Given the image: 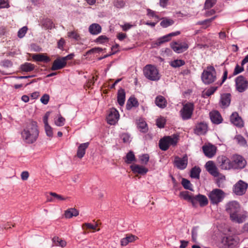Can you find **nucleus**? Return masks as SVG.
<instances>
[{"instance_id": "e433bc0d", "label": "nucleus", "mask_w": 248, "mask_h": 248, "mask_svg": "<svg viewBox=\"0 0 248 248\" xmlns=\"http://www.w3.org/2000/svg\"><path fill=\"white\" fill-rule=\"evenodd\" d=\"M50 195L52 196V197L48 198L47 201L50 202H55V200H57L58 201H63L66 199V198L63 197L62 195L57 194L54 192H50Z\"/></svg>"}, {"instance_id": "412c9836", "label": "nucleus", "mask_w": 248, "mask_h": 248, "mask_svg": "<svg viewBox=\"0 0 248 248\" xmlns=\"http://www.w3.org/2000/svg\"><path fill=\"white\" fill-rule=\"evenodd\" d=\"M230 121L234 125L242 127L243 126V121L240 116L236 112H233L230 116Z\"/></svg>"}, {"instance_id": "338daca9", "label": "nucleus", "mask_w": 248, "mask_h": 248, "mask_svg": "<svg viewBox=\"0 0 248 248\" xmlns=\"http://www.w3.org/2000/svg\"><path fill=\"white\" fill-rule=\"evenodd\" d=\"M65 121V119L62 116H60L59 117L57 121L55 122V123L57 126H62L64 124Z\"/></svg>"}, {"instance_id": "f704fd0d", "label": "nucleus", "mask_w": 248, "mask_h": 248, "mask_svg": "<svg viewBox=\"0 0 248 248\" xmlns=\"http://www.w3.org/2000/svg\"><path fill=\"white\" fill-rule=\"evenodd\" d=\"M124 161L126 164H131L136 161V158L133 151H130L127 153Z\"/></svg>"}, {"instance_id": "72a5a7b5", "label": "nucleus", "mask_w": 248, "mask_h": 248, "mask_svg": "<svg viewBox=\"0 0 248 248\" xmlns=\"http://www.w3.org/2000/svg\"><path fill=\"white\" fill-rule=\"evenodd\" d=\"M79 212L75 208H70L65 212V217L67 218H72L73 217H77L78 215Z\"/></svg>"}, {"instance_id": "ddd939ff", "label": "nucleus", "mask_w": 248, "mask_h": 248, "mask_svg": "<svg viewBox=\"0 0 248 248\" xmlns=\"http://www.w3.org/2000/svg\"><path fill=\"white\" fill-rule=\"evenodd\" d=\"M217 163L219 167L222 170L232 169V161L225 155L218 156L217 158Z\"/></svg>"}, {"instance_id": "bf43d9fd", "label": "nucleus", "mask_w": 248, "mask_h": 248, "mask_svg": "<svg viewBox=\"0 0 248 248\" xmlns=\"http://www.w3.org/2000/svg\"><path fill=\"white\" fill-rule=\"evenodd\" d=\"M45 128L46 135L49 137H52L53 136V131L51 126L49 124L45 125Z\"/></svg>"}, {"instance_id": "864d4df0", "label": "nucleus", "mask_w": 248, "mask_h": 248, "mask_svg": "<svg viewBox=\"0 0 248 248\" xmlns=\"http://www.w3.org/2000/svg\"><path fill=\"white\" fill-rule=\"evenodd\" d=\"M98 226V224L96 223L95 225H93L90 223H85L82 225V228L83 229L86 228L87 229H91L96 230V227Z\"/></svg>"}, {"instance_id": "6ab92c4d", "label": "nucleus", "mask_w": 248, "mask_h": 248, "mask_svg": "<svg viewBox=\"0 0 248 248\" xmlns=\"http://www.w3.org/2000/svg\"><path fill=\"white\" fill-rule=\"evenodd\" d=\"M205 168L207 171L212 176L218 177L219 175L217 168L213 161L207 162L205 164Z\"/></svg>"}, {"instance_id": "09e8293b", "label": "nucleus", "mask_w": 248, "mask_h": 248, "mask_svg": "<svg viewBox=\"0 0 248 248\" xmlns=\"http://www.w3.org/2000/svg\"><path fill=\"white\" fill-rule=\"evenodd\" d=\"M138 127L142 133H146L148 131L147 124L145 122L139 123L138 124Z\"/></svg>"}, {"instance_id": "0eeeda50", "label": "nucleus", "mask_w": 248, "mask_h": 248, "mask_svg": "<svg viewBox=\"0 0 248 248\" xmlns=\"http://www.w3.org/2000/svg\"><path fill=\"white\" fill-rule=\"evenodd\" d=\"M208 196L212 204H217L222 202L224 198L225 193L221 189L216 188L211 191Z\"/></svg>"}, {"instance_id": "680f3d73", "label": "nucleus", "mask_w": 248, "mask_h": 248, "mask_svg": "<svg viewBox=\"0 0 248 248\" xmlns=\"http://www.w3.org/2000/svg\"><path fill=\"white\" fill-rule=\"evenodd\" d=\"M49 100V96L47 94H44L41 98L40 101L44 105H46Z\"/></svg>"}, {"instance_id": "f257e3e1", "label": "nucleus", "mask_w": 248, "mask_h": 248, "mask_svg": "<svg viewBox=\"0 0 248 248\" xmlns=\"http://www.w3.org/2000/svg\"><path fill=\"white\" fill-rule=\"evenodd\" d=\"M39 133L37 123L32 120H29L26 123L21 135L25 142L32 144L36 141Z\"/></svg>"}, {"instance_id": "13d9d810", "label": "nucleus", "mask_w": 248, "mask_h": 248, "mask_svg": "<svg viewBox=\"0 0 248 248\" xmlns=\"http://www.w3.org/2000/svg\"><path fill=\"white\" fill-rule=\"evenodd\" d=\"M125 237L127 238L128 243L133 242L138 239L137 236L132 234H127Z\"/></svg>"}, {"instance_id": "7ed1b4c3", "label": "nucleus", "mask_w": 248, "mask_h": 248, "mask_svg": "<svg viewBox=\"0 0 248 248\" xmlns=\"http://www.w3.org/2000/svg\"><path fill=\"white\" fill-rule=\"evenodd\" d=\"M180 197L185 200L187 201L192 203V206L196 207L197 202L199 203L201 207H204L208 203V201L207 197L203 195L199 194L195 196L190 194L187 191H182L180 193Z\"/></svg>"}, {"instance_id": "4d7b16f0", "label": "nucleus", "mask_w": 248, "mask_h": 248, "mask_svg": "<svg viewBox=\"0 0 248 248\" xmlns=\"http://www.w3.org/2000/svg\"><path fill=\"white\" fill-rule=\"evenodd\" d=\"M114 5L118 8H122L125 5V2L123 0H115L114 2Z\"/></svg>"}, {"instance_id": "cd10ccee", "label": "nucleus", "mask_w": 248, "mask_h": 248, "mask_svg": "<svg viewBox=\"0 0 248 248\" xmlns=\"http://www.w3.org/2000/svg\"><path fill=\"white\" fill-rule=\"evenodd\" d=\"M41 24V26L46 30H52L55 28V24L52 19L48 18H43Z\"/></svg>"}, {"instance_id": "f8f14e48", "label": "nucleus", "mask_w": 248, "mask_h": 248, "mask_svg": "<svg viewBox=\"0 0 248 248\" xmlns=\"http://www.w3.org/2000/svg\"><path fill=\"white\" fill-rule=\"evenodd\" d=\"M235 81L236 89L239 92L243 93L248 88V81L244 76L237 77Z\"/></svg>"}, {"instance_id": "3c124183", "label": "nucleus", "mask_w": 248, "mask_h": 248, "mask_svg": "<svg viewBox=\"0 0 248 248\" xmlns=\"http://www.w3.org/2000/svg\"><path fill=\"white\" fill-rule=\"evenodd\" d=\"M108 40L109 39L108 37L105 35H102L97 37L95 39V42L97 44H103L108 42Z\"/></svg>"}, {"instance_id": "7c9ffc66", "label": "nucleus", "mask_w": 248, "mask_h": 248, "mask_svg": "<svg viewBox=\"0 0 248 248\" xmlns=\"http://www.w3.org/2000/svg\"><path fill=\"white\" fill-rule=\"evenodd\" d=\"M102 28L97 23H93L89 27V31L93 35H97L101 32Z\"/></svg>"}, {"instance_id": "4be33fe9", "label": "nucleus", "mask_w": 248, "mask_h": 248, "mask_svg": "<svg viewBox=\"0 0 248 248\" xmlns=\"http://www.w3.org/2000/svg\"><path fill=\"white\" fill-rule=\"evenodd\" d=\"M207 124L204 122H201L196 124L194 133L198 135H204L207 132Z\"/></svg>"}, {"instance_id": "393cba45", "label": "nucleus", "mask_w": 248, "mask_h": 248, "mask_svg": "<svg viewBox=\"0 0 248 248\" xmlns=\"http://www.w3.org/2000/svg\"><path fill=\"white\" fill-rule=\"evenodd\" d=\"M210 119L215 124H218L222 123L223 119L220 113L217 110L210 113Z\"/></svg>"}, {"instance_id": "0e129e2a", "label": "nucleus", "mask_w": 248, "mask_h": 248, "mask_svg": "<svg viewBox=\"0 0 248 248\" xmlns=\"http://www.w3.org/2000/svg\"><path fill=\"white\" fill-rule=\"evenodd\" d=\"M147 15L149 17H155V18L158 19L159 17L158 16L155 14V12L150 9H147Z\"/></svg>"}, {"instance_id": "c85d7f7f", "label": "nucleus", "mask_w": 248, "mask_h": 248, "mask_svg": "<svg viewBox=\"0 0 248 248\" xmlns=\"http://www.w3.org/2000/svg\"><path fill=\"white\" fill-rule=\"evenodd\" d=\"M155 104L158 107L164 108L167 106V101L164 96L158 95L155 97Z\"/></svg>"}, {"instance_id": "6e6d98bb", "label": "nucleus", "mask_w": 248, "mask_h": 248, "mask_svg": "<svg viewBox=\"0 0 248 248\" xmlns=\"http://www.w3.org/2000/svg\"><path fill=\"white\" fill-rule=\"evenodd\" d=\"M27 30L28 28L26 26H24L20 29L17 33L18 37L20 38H23L27 33Z\"/></svg>"}, {"instance_id": "2f4dec72", "label": "nucleus", "mask_w": 248, "mask_h": 248, "mask_svg": "<svg viewBox=\"0 0 248 248\" xmlns=\"http://www.w3.org/2000/svg\"><path fill=\"white\" fill-rule=\"evenodd\" d=\"M139 106V102L135 97L131 96L128 99L126 108L127 110H130L133 107H137Z\"/></svg>"}, {"instance_id": "de8ad7c7", "label": "nucleus", "mask_w": 248, "mask_h": 248, "mask_svg": "<svg viewBox=\"0 0 248 248\" xmlns=\"http://www.w3.org/2000/svg\"><path fill=\"white\" fill-rule=\"evenodd\" d=\"M0 65L5 68H9L13 66V63L11 60L4 59L0 62Z\"/></svg>"}, {"instance_id": "4468645a", "label": "nucleus", "mask_w": 248, "mask_h": 248, "mask_svg": "<svg viewBox=\"0 0 248 248\" xmlns=\"http://www.w3.org/2000/svg\"><path fill=\"white\" fill-rule=\"evenodd\" d=\"M236 241L231 236L223 237L220 244V248H233Z\"/></svg>"}, {"instance_id": "bb28decb", "label": "nucleus", "mask_w": 248, "mask_h": 248, "mask_svg": "<svg viewBox=\"0 0 248 248\" xmlns=\"http://www.w3.org/2000/svg\"><path fill=\"white\" fill-rule=\"evenodd\" d=\"M89 145V142H85L80 144L78 148L77 156L79 158H82L85 154L86 150Z\"/></svg>"}, {"instance_id": "b1692460", "label": "nucleus", "mask_w": 248, "mask_h": 248, "mask_svg": "<svg viewBox=\"0 0 248 248\" xmlns=\"http://www.w3.org/2000/svg\"><path fill=\"white\" fill-rule=\"evenodd\" d=\"M231 97V95L229 93H223L221 95L219 103L222 108H226L230 105Z\"/></svg>"}, {"instance_id": "49530a36", "label": "nucleus", "mask_w": 248, "mask_h": 248, "mask_svg": "<svg viewBox=\"0 0 248 248\" xmlns=\"http://www.w3.org/2000/svg\"><path fill=\"white\" fill-rule=\"evenodd\" d=\"M217 0H206L204 3V9L205 10L210 9L216 3Z\"/></svg>"}, {"instance_id": "c03bdc74", "label": "nucleus", "mask_w": 248, "mask_h": 248, "mask_svg": "<svg viewBox=\"0 0 248 248\" xmlns=\"http://www.w3.org/2000/svg\"><path fill=\"white\" fill-rule=\"evenodd\" d=\"M228 77V70L225 68L224 69L223 74L221 78V80L220 81H218L215 83V85H217L218 86H221V85L223 84V83L227 79Z\"/></svg>"}, {"instance_id": "20e7f679", "label": "nucleus", "mask_w": 248, "mask_h": 248, "mask_svg": "<svg viewBox=\"0 0 248 248\" xmlns=\"http://www.w3.org/2000/svg\"><path fill=\"white\" fill-rule=\"evenodd\" d=\"M201 79L205 85H209L217 80V72L212 65H209L203 70Z\"/></svg>"}, {"instance_id": "473e14b6", "label": "nucleus", "mask_w": 248, "mask_h": 248, "mask_svg": "<svg viewBox=\"0 0 248 248\" xmlns=\"http://www.w3.org/2000/svg\"><path fill=\"white\" fill-rule=\"evenodd\" d=\"M35 68V66L33 64L26 62L20 65L19 69L22 72H29L34 70Z\"/></svg>"}, {"instance_id": "e2e57ef3", "label": "nucleus", "mask_w": 248, "mask_h": 248, "mask_svg": "<svg viewBox=\"0 0 248 248\" xmlns=\"http://www.w3.org/2000/svg\"><path fill=\"white\" fill-rule=\"evenodd\" d=\"M9 7L8 0H0V9L8 8Z\"/></svg>"}, {"instance_id": "774afa93", "label": "nucleus", "mask_w": 248, "mask_h": 248, "mask_svg": "<svg viewBox=\"0 0 248 248\" xmlns=\"http://www.w3.org/2000/svg\"><path fill=\"white\" fill-rule=\"evenodd\" d=\"M68 34V36L70 38H72L77 40L79 38V34L74 31L69 32Z\"/></svg>"}, {"instance_id": "a19ab883", "label": "nucleus", "mask_w": 248, "mask_h": 248, "mask_svg": "<svg viewBox=\"0 0 248 248\" xmlns=\"http://www.w3.org/2000/svg\"><path fill=\"white\" fill-rule=\"evenodd\" d=\"M53 243L57 246L64 247L66 245L65 241L59 239L57 236H55L52 238Z\"/></svg>"}, {"instance_id": "39448f33", "label": "nucleus", "mask_w": 248, "mask_h": 248, "mask_svg": "<svg viewBox=\"0 0 248 248\" xmlns=\"http://www.w3.org/2000/svg\"><path fill=\"white\" fill-rule=\"evenodd\" d=\"M179 140V136L176 134H173L171 136H164L159 141V148L162 151H166L169 148L170 146H175Z\"/></svg>"}, {"instance_id": "f3484780", "label": "nucleus", "mask_w": 248, "mask_h": 248, "mask_svg": "<svg viewBox=\"0 0 248 248\" xmlns=\"http://www.w3.org/2000/svg\"><path fill=\"white\" fill-rule=\"evenodd\" d=\"M171 48L177 53H181L186 50L188 48V45L186 43H178L173 42L170 44Z\"/></svg>"}, {"instance_id": "69168bd1", "label": "nucleus", "mask_w": 248, "mask_h": 248, "mask_svg": "<svg viewBox=\"0 0 248 248\" xmlns=\"http://www.w3.org/2000/svg\"><path fill=\"white\" fill-rule=\"evenodd\" d=\"M244 70V68L243 67V66L240 67L238 64H237L235 66V67L234 68V70L233 71V75H236L240 73L241 72H243Z\"/></svg>"}, {"instance_id": "79ce46f5", "label": "nucleus", "mask_w": 248, "mask_h": 248, "mask_svg": "<svg viewBox=\"0 0 248 248\" xmlns=\"http://www.w3.org/2000/svg\"><path fill=\"white\" fill-rule=\"evenodd\" d=\"M181 183L185 189L189 190L190 191H193L192 185L188 180L186 178H183Z\"/></svg>"}, {"instance_id": "a878e982", "label": "nucleus", "mask_w": 248, "mask_h": 248, "mask_svg": "<svg viewBox=\"0 0 248 248\" xmlns=\"http://www.w3.org/2000/svg\"><path fill=\"white\" fill-rule=\"evenodd\" d=\"M32 59L36 62H44L48 63L50 61V58L45 54L39 53L33 54L32 56Z\"/></svg>"}, {"instance_id": "6e6552de", "label": "nucleus", "mask_w": 248, "mask_h": 248, "mask_svg": "<svg viewBox=\"0 0 248 248\" xmlns=\"http://www.w3.org/2000/svg\"><path fill=\"white\" fill-rule=\"evenodd\" d=\"M247 165V161L244 157L239 155L234 154L232 156V166L233 170H241Z\"/></svg>"}, {"instance_id": "58836bf2", "label": "nucleus", "mask_w": 248, "mask_h": 248, "mask_svg": "<svg viewBox=\"0 0 248 248\" xmlns=\"http://www.w3.org/2000/svg\"><path fill=\"white\" fill-rule=\"evenodd\" d=\"M186 64L185 61L183 60L177 59L171 61L170 65L174 68L180 67Z\"/></svg>"}, {"instance_id": "1a4fd4ad", "label": "nucleus", "mask_w": 248, "mask_h": 248, "mask_svg": "<svg viewBox=\"0 0 248 248\" xmlns=\"http://www.w3.org/2000/svg\"><path fill=\"white\" fill-rule=\"evenodd\" d=\"M194 109L193 103L187 102L183 105L182 108L180 111L181 117L183 120H186L190 119L193 114Z\"/></svg>"}, {"instance_id": "603ef678", "label": "nucleus", "mask_w": 248, "mask_h": 248, "mask_svg": "<svg viewBox=\"0 0 248 248\" xmlns=\"http://www.w3.org/2000/svg\"><path fill=\"white\" fill-rule=\"evenodd\" d=\"M156 124L160 128H164L166 124V120L163 117H160L156 119Z\"/></svg>"}, {"instance_id": "a18cd8bd", "label": "nucleus", "mask_w": 248, "mask_h": 248, "mask_svg": "<svg viewBox=\"0 0 248 248\" xmlns=\"http://www.w3.org/2000/svg\"><path fill=\"white\" fill-rule=\"evenodd\" d=\"M174 23V21L170 19H163L160 23V26L163 28H167L172 25Z\"/></svg>"}, {"instance_id": "5fc2aeb1", "label": "nucleus", "mask_w": 248, "mask_h": 248, "mask_svg": "<svg viewBox=\"0 0 248 248\" xmlns=\"http://www.w3.org/2000/svg\"><path fill=\"white\" fill-rule=\"evenodd\" d=\"M120 138L124 143H128L131 141L130 135L127 133H123L121 134Z\"/></svg>"}, {"instance_id": "c9c22d12", "label": "nucleus", "mask_w": 248, "mask_h": 248, "mask_svg": "<svg viewBox=\"0 0 248 248\" xmlns=\"http://www.w3.org/2000/svg\"><path fill=\"white\" fill-rule=\"evenodd\" d=\"M201 171L199 167L195 166L190 170V176L192 178L199 179Z\"/></svg>"}, {"instance_id": "9d476101", "label": "nucleus", "mask_w": 248, "mask_h": 248, "mask_svg": "<svg viewBox=\"0 0 248 248\" xmlns=\"http://www.w3.org/2000/svg\"><path fill=\"white\" fill-rule=\"evenodd\" d=\"M181 33L180 31H176L170 33L167 35H165L162 37L158 38L155 42L153 43V47H155L160 46L161 44L169 42L171 39L172 37L177 36Z\"/></svg>"}, {"instance_id": "ea45409f", "label": "nucleus", "mask_w": 248, "mask_h": 248, "mask_svg": "<svg viewBox=\"0 0 248 248\" xmlns=\"http://www.w3.org/2000/svg\"><path fill=\"white\" fill-rule=\"evenodd\" d=\"M216 86H211L210 88H209L204 93V97H209L211 95L213 94L217 90L218 87L220 86H218L217 85H216Z\"/></svg>"}, {"instance_id": "37998d69", "label": "nucleus", "mask_w": 248, "mask_h": 248, "mask_svg": "<svg viewBox=\"0 0 248 248\" xmlns=\"http://www.w3.org/2000/svg\"><path fill=\"white\" fill-rule=\"evenodd\" d=\"M234 139L236 140L238 144L242 146H245L247 145V142L245 139L241 135L235 136Z\"/></svg>"}, {"instance_id": "9b49d317", "label": "nucleus", "mask_w": 248, "mask_h": 248, "mask_svg": "<svg viewBox=\"0 0 248 248\" xmlns=\"http://www.w3.org/2000/svg\"><path fill=\"white\" fill-rule=\"evenodd\" d=\"M248 185L242 180L238 181L233 186V192L238 196L244 195L247 190Z\"/></svg>"}, {"instance_id": "5701e85b", "label": "nucleus", "mask_w": 248, "mask_h": 248, "mask_svg": "<svg viewBox=\"0 0 248 248\" xmlns=\"http://www.w3.org/2000/svg\"><path fill=\"white\" fill-rule=\"evenodd\" d=\"M66 64L67 62L63 61L62 57L58 58L54 61L51 69L53 71L62 69L66 66Z\"/></svg>"}, {"instance_id": "a211bd4d", "label": "nucleus", "mask_w": 248, "mask_h": 248, "mask_svg": "<svg viewBox=\"0 0 248 248\" xmlns=\"http://www.w3.org/2000/svg\"><path fill=\"white\" fill-rule=\"evenodd\" d=\"M188 163V157L187 155H185L182 158L176 156L174 159L175 166L180 170H184L187 167Z\"/></svg>"}, {"instance_id": "8fccbe9b", "label": "nucleus", "mask_w": 248, "mask_h": 248, "mask_svg": "<svg viewBox=\"0 0 248 248\" xmlns=\"http://www.w3.org/2000/svg\"><path fill=\"white\" fill-rule=\"evenodd\" d=\"M139 158L141 164L146 165L149 160V155L147 154H144L140 155Z\"/></svg>"}, {"instance_id": "c756f323", "label": "nucleus", "mask_w": 248, "mask_h": 248, "mask_svg": "<svg viewBox=\"0 0 248 248\" xmlns=\"http://www.w3.org/2000/svg\"><path fill=\"white\" fill-rule=\"evenodd\" d=\"M117 102L119 105L123 106L125 100V92L124 89L120 88L117 93Z\"/></svg>"}, {"instance_id": "2eb2a0df", "label": "nucleus", "mask_w": 248, "mask_h": 248, "mask_svg": "<svg viewBox=\"0 0 248 248\" xmlns=\"http://www.w3.org/2000/svg\"><path fill=\"white\" fill-rule=\"evenodd\" d=\"M119 114L116 109L112 108L107 117V122L110 125H114L118 121Z\"/></svg>"}, {"instance_id": "f03ea898", "label": "nucleus", "mask_w": 248, "mask_h": 248, "mask_svg": "<svg viewBox=\"0 0 248 248\" xmlns=\"http://www.w3.org/2000/svg\"><path fill=\"white\" fill-rule=\"evenodd\" d=\"M226 211L230 214L231 219L238 223H242L245 219V216L240 214V206L238 202L232 201L227 203Z\"/></svg>"}, {"instance_id": "4c0bfd02", "label": "nucleus", "mask_w": 248, "mask_h": 248, "mask_svg": "<svg viewBox=\"0 0 248 248\" xmlns=\"http://www.w3.org/2000/svg\"><path fill=\"white\" fill-rule=\"evenodd\" d=\"M217 17V16H215L213 17L205 19L203 21H199L198 22H197L196 25H202L203 24H208V25L206 27H202V28L203 29H206L207 28V27H209L210 26L211 23Z\"/></svg>"}, {"instance_id": "dca6fc26", "label": "nucleus", "mask_w": 248, "mask_h": 248, "mask_svg": "<svg viewBox=\"0 0 248 248\" xmlns=\"http://www.w3.org/2000/svg\"><path fill=\"white\" fill-rule=\"evenodd\" d=\"M202 149L204 155L209 158L213 157L217 152V147L211 143L203 145Z\"/></svg>"}, {"instance_id": "aec40b11", "label": "nucleus", "mask_w": 248, "mask_h": 248, "mask_svg": "<svg viewBox=\"0 0 248 248\" xmlns=\"http://www.w3.org/2000/svg\"><path fill=\"white\" fill-rule=\"evenodd\" d=\"M130 168L133 173L135 174H139L141 175H145L148 171V169L147 168L136 164L131 165Z\"/></svg>"}, {"instance_id": "423d86ee", "label": "nucleus", "mask_w": 248, "mask_h": 248, "mask_svg": "<svg viewBox=\"0 0 248 248\" xmlns=\"http://www.w3.org/2000/svg\"><path fill=\"white\" fill-rule=\"evenodd\" d=\"M144 76L151 81H157L160 78L159 71L156 67L151 64L146 65L143 70Z\"/></svg>"}, {"instance_id": "052dcab7", "label": "nucleus", "mask_w": 248, "mask_h": 248, "mask_svg": "<svg viewBox=\"0 0 248 248\" xmlns=\"http://www.w3.org/2000/svg\"><path fill=\"white\" fill-rule=\"evenodd\" d=\"M102 50V48L100 47H94L88 50L86 52V55H90L94 53H99L101 52Z\"/></svg>"}]
</instances>
